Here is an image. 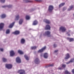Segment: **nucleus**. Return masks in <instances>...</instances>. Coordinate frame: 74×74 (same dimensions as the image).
Masks as SVG:
<instances>
[{"mask_svg":"<svg viewBox=\"0 0 74 74\" xmlns=\"http://www.w3.org/2000/svg\"><path fill=\"white\" fill-rule=\"evenodd\" d=\"M20 74H25V71L23 69L19 70L17 72Z\"/></svg>","mask_w":74,"mask_h":74,"instance_id":"nucleus-1","label":"nucleus"},{"mask_svg":"<svg viewBox=\"0 0 74 74\" xmlns=\"http://www.w3.org/2000/svg\"><path fill=\"white\" fill-rule=\"evenodd\" d=\"M60 30H61L62 32H66V29L64 27L61 26L60 28Z\"/></svg>","mask_w":74,"mask_h":74,"instance_id":"nucleus-2","label":"nucleus"},{"mask_svg":"<svg viewBox=\"0 0 74 74\" xmlns=\"http://www.w3.org/2000/svg\"><path fill=\"white\" fill-rule=\"evenodd\" d=\"M5 66L8 69H11L12 67V65L11 64H6Z\"/></svg>","mask_w":74,"mask_h":74,"instance_id":"nucleus-3","label":"nucleus"},{"mask_svg":"<svg viewBox=\"0 0 74 74\" xmlns=\"http://www.w3.org/2000/svg\"><path fill=\"white\" fill-rule=\"evenodd\" d=\"M53 10V6L51 5L49 6L48 9L49 11L50 12H51Z\"/></svg>","mask_w":74,"mask_h":74,"instance_id":"nucleus-4","label":"nucleus"},{"mask_svg":"<svg viewBox=\"0 0 74 74\" xmlns=\"http://www.w3.org/2000/svg\"><path fill=\"white\" fill-rule=\"evenodd\" d=\"M46 49V46H45L42 48V49L39 50L38 51V53H41V52H42L44 51V50H45Z\"/></svg>","mask_w":74,"mask_h":74,"instance_id":"nucleus-5","label":"nucleus"},{"mask_svg":"<svg viewBox=\"0 0 74 74\" xmlns=\"http://www.w3.org/2000/svg\"><path fill=\"white\" fill-rule=\"evenodd\" d=\"M34 62L36 64H39V63H40V60L38 58L35 59Z\"/></svg>","mask_w":74,"mask_h":74,"instance_id":"nucleus-6","label":"nucleus"},{"mask_svg":"<svg viewBox=\"0 0 74 74\" xmlns=\"http://www.w3.org/2000/svg\"><path fill=\"white\" fill-rule=\"evenodd\" d=\"M13 34H15V35H18V34H20V31L18 30H16L13 32Z\"/></svg>","mask_w":74,"mask_h":74,"instance_id":"nucleus-7","label":"nucleus"},{"mask_svg":"<svg viewBox=\"0 0 74 74\" xmlns=\"http://www.w3.org/2000/svg\"><path fill=\"white\" fill-rule=\"evenodd\" d=\"M16 60L17 63H21V59L19 57H17L16 58Z\"/></svg>","mask_w":74,"mask_h":74,"instance_id":"nucleus-8","label":"nucleus"},{"mask_svg":"<svg viewBox=\"0 0 74 74\" xmlns=\"http://www.w3.org/2000/svg\"><path fill=\"white\" fill-rule=\"evenodd\" d=\"M21 43L22 44H24L25 43V39L23 38H22L21 40Z\"/></svg>","mask_w":74,"mask_h":74,"instance_id":"nucleus-9","label":"nucleus"},{"mask_svg":"<svg viewBox=\"0 0 74 74\" xmlns=\"http://www.w3.org/2000/svg\"><path fill=\"white\" fill-rule=\"evenodd\" d=\"M45 30H50L51 29L50 26L48 25H46L45 28Z\"/></svg>","mask_w":74,"mask_h":74,"instance_id":"nucleus-10","label":"nucleus"},{"mask_svg":"<svg viewBox=\"0 0 74 74\" xmlns=\"http://www.w3.org/2000/svg\"><path fill=\"white\" fill-rule=\"evenodd\" d=\"M15 55V52L13 51H10V56H13Z\"/></svg>","mask_w":74,"mask_h":74,"instance_id":"nucleus-11","label":"nucleus"},{"mask_svg":"<svg viewBox=\"0 0 74 74\" xmlns=\"http://www.w3.org/2000/svg\"><path fill=\"white\" fill-rule=\"evenodd\" d=\"M50 33L51 32H49V31H46L45 32V34H46V35H47V36L48 37H50Z\"/></svg>","mask_w":74,"mask_h":74,"instance_id":"nucleus-12","label":"nucleus"},{"mask_svg":"<svg viewBox=\"0 0 74 74\" xmlns=\"http://www.w3.org/2000/svg\"><path fill=\"white\" fill-rule=\"evenodd\" d=\"M4 24L3 23H1L0 24V30H1V29L4 27Z\"/></svg>","mask_w":74,"mask_h":74,"instance_id":"nucleus-13","label":"nucleus"},{"mask_svg":"<svg viewBox=\"0 0 74 74\" xmlns=\"http://www.w3.org/2000/svg\"><path fill=\"white\" fill-rule=\"evenodd\" d=\"M70 57V55L68 53L66 54V57L65 58V59H69Z\"/></svg>","mask_w":74,"mask_h":74,"instance_id":"nucleus-14","label":"nucleus"},{"mask_svg":"<svg viewBox=\"0 0 74 74\" xmlns=\"http://www.w3.org/2000/svg\"><path fill=\"white\" fill-rule=\"evenodd\" d=\"M37 24H38V21L37 20H35L33 21L32 25H37Z\"/></svg>","mask_w":74,"mask_h":74,"instance_id":"nucleus-15","label":"nucleus"},{"mask_svg":"<svg viewBox=\"0 0 74 74\" xmlns=\"http://www.w3.org/2000/svg\"><path fill=\"white\" fill-rule=\"evenodd\" d=\"M44 22H45V23H47V24H49V23H50V21L46 19H45L44 20Z\"/></svg>","mask_w":74,"mask_h":74,"instance_id":"nucleus-16","label":"nucleus"},{"mask_svg":"<svg viewBox=\"0 0 74 74\" xmlns=\"http://www.w3.org/2000/svg\"><path fill=\"white\" fill-rule=\"evenodd\" d=\"M15 22H13L12 24H11L9 26V28H12L13 27V26L14 25V24L15 23Z\"/></svg>","mask_w":74,"mask_h":74,"instance_id":"nucleus-17","label":"nucleus"},{"mask_svg":"<svg viewBox=\"0 0 74 74\" xmlns=\"http://www.w3.org/2000/svg\"><path fill=\"white\" fill-rule=\"evenodd\" d=\"M44 58H46V59L48 58V53H45L44 55Z\"/></svg>","mask_w":74,"mask_h":74,"instance_id":"nucleus-18","label":"nucleus"},{"mask_svg":"<svg viewBox=\"0 0 74 74\" xmlns=\"http://www.w3.org/2000/svg\"><path fill=\"white\" fill-rule=\"evenodd\" d=\"M67 40H69V42H71L74 41V39L73 38H67Z\"/></svg>","mask_w":74,"mask_h":74,"instance_id":"nucleus-19","label":"nucleus"},{"mask_svg":"<svg viewBox=\"0 0 74 74\" xmlns=\"http://www.w3.org/2000/svg\"><path fill=\"white\" fill-rule=\"evenodd\" d=\"M12 5H9L8 6L6 5H4L2 6L3 8H5V7H8V8H11V7H12Z\"/></svg>","mask_w":74,"mask_h":74,"instance_id":"nucleus-20","label":"nucleus"},{"mask_svg":"<svg viewBox=\"0 0 74 74\" xmlns=\"http://www.w3.org/2000/svg\"><path fill=\"white\" fill-rule=\"evenodd\" d=\"M74 61V59H72L70 61H69L68 62H66V64H69L70 63H71L73 62Z\"/></svg>","mask_w":74,"mask_h":74,"instance_id":"nucleus-21","label":"nucleus"},{"mask_svg":"<svg viewBox=\"0 0 74 74\" xmlns=\"http://www.w3.org/2000/svg\"><path fill=\"white\" fill-rule=\"evenodd\" d=\"M1 18H5L6 17V15L4 14H3L1 16Z\"/></svg>","mask_w":74,"mask_h":74,"instance_id":"nucleus-22","label":"nucleus"},{"mask_svg":"<svg viewBox=\"0 0 74 74\" xmlns=\"http://www.w3.org/2000/svg\"><path fill=\"white\" fill-rule=\"evenodd\" d=\"M73 8V5H72L70 6V8L68 9V11H70V10H71V9Z\"/></svg>","mask_w":74,"mask_h":74,"instance_id":"nucleus-23","label":"nucleus"},{"mask_svg":"<svg viewBox=\"0 0 74 74\" xmlns=\"http://www.w3.org/2000/svg\"><path fill=\"white\" fill-rule=\"evenodd\" d=\"M65 4V3H62L61 4H60L59 5V8L61 7H62V6H63Z\"/></svg>","mask_w":74,"mask_h":74,"instance_id":"nucleus-24","label":"nucleus"},{"mask_svg":"<svg viewBox=\"0 0 74 74\" xmlns=\"http://www.w3.org/2000/svg\"><path fill=\"white\" fill-rule=\"evenodd\" d=\"M23 19H21L19 21V23L20 25H21L22 23V22H23Z\"/></svg>","mask_w":74,"mask_h":74,"instance_id":"nucleus-25","label":"nucleus"},{"mask_svg":"<svg viewBox=\"0 0 74 74\" xmlns=\"http://www.w3.org/2000/svg\"><path fill=\"white\" fill-rule=\"evenodd\" d=\"M65 74H71L68 71L66 70L64 72Z\"/></svg>","mask_w":74,"mask_h":74,"instance_id":"nucleus-26","label":"nucleus"},{"mask_svg":"<svg viewBox=\"0 0 74 74\" xmlns=\"http://www.w3.org/2000/svg\"><path fill=\"white\" fill-rule=\"evenodd\" d=\"M16 18H15V20H16V21H17V20L19 19V15H18L16 16Z\"/></svg>","mask_w":74,"mask_h":74,"instance_id":"nucleus-27","label":"nucleus"},{"mask_svg":"<svg viewBox=\"0 0 74 74\" xmlns=\"http://www.w3.org/2000/svg\"><path fill=\"white\" fill-rule=\"evenodd\" d=\"M24 57L27 60H29V57L27 56V55H25L24 56Z\"/></svg>","mask_w":74,"mask_h":74,"instance_id":"nucleus-28","label":"nucleus"},{"mask_svg":"<svg viewBox=\"0 0 74 74\" xmlns=\"http://www.w3.org/2000/svg\"><path fill=\"white\" fill-rule=\"evenodd\" d=\"M37 48V47L36 46H34L32 47H31V49H36Z\"/></svg>","mask_w":74,"mask_h":74,"instance_id":"nucleus-29","label":"nucleus"},{"mask_svg":"<svg viewBox=\"0 0 74 74\" xmlns=\"http://www.w3.org/2000/svg\"><path fill=\"white\" fill-rule=\"evenodd\" d=\"M25 18H26V19L27 20H29V19H30V16H29L27 15L26 16Z\"/></svg>","mask_w":74,"mask_h":74,"instance_id":"nucleus-30","label":"nucleus"},{"mask_svg":"<svg viewBox=\"0 0 74 74\" xmlns=\"http://www.w3.org/2000/svg\"><path fill=\"white\" fill-rule=\"evenodd\" d=\"M24 1H25V3H28V2H32V1H29V0H24Z\"/></svg>","mask_w":74,"mask_h":74,"instance_id":"nucleus-31","label":"nucleus"},{"mask_svg":"<svg viewBox=\"0 0 74 74\" xmlns=\"http://www.w3.org/2000/svg\"><path fill=\"white\" fill-rule=\"evenodd\" d=\"M18 52L20 53V54H23V52H22V51L21 50H18Z\"/></svg>","mask_w":74,"mask_h":74,"instance_id":"nucleus-32","label":"nucleus"},{"mask_svg":"<svg viewBox=\"0 0 74 74\" xmlns=\"http://www.w3.org/2000/svg\"><path fill=\"white\" fill-rule=\"evenodd\" d=\"M52 66H53V64L47 65V67H52Z\"/></svg>","mask_w":74,"mask_h":74,"instance_id":"nucleus-33","label":"nucleus"},{"mask_svg":"<svg viewBox=\"0 0 74 74\" xmlns=\"http://www.w3.org/2000/svg\"><path fill=\"white\" fill-rule=\"evenodd\" d=\"M3 62H7V59L4 58H3Z\"/></svg>","mask_w":74,"mask_h":74,"instance_id":"nucleus-34","label":"nucleus"},{"mask_svg":"<svg viewBox=\"0 0 74 74\" xmlns=\"http://www.w3.org/2000/svg\"><path fill=\"white\" fill-rule=\"evenodd\" d=\"M6 34H9V33H10V30L9 29H8L6 30Z\"/></svg>","mask_w":74,"mask_h":74,"instance_id":"nucleus-35","label":"nucleus"},{"mask_svg":"<svg viewBox=\"0 0 74 74\" xmlns=\"http://www.w3.org/2000/svg\"><path fill=\"white\" fill-rule=\"evenodd\" d=\"M66 66V65L65 64H62V67H63V68H65V67Z\"/></svg>","mask_w":74,"mask_h":74,"instance_id":"nucleus-36","label":"nucleus"},{"mask_svg":"<svg viewBox=\"0 0 74 74\" xmlns=\"http://www.w3.org/2000/svg\"><path fill=\"white\" fill-rule=\"evenodd\" d=\"M1 3H4L5 2V0H1Z\"/></svg>","mask_w":74,"mask_h":74,"instance_id":"nucleus-37","label":"nucleus"},{"mask_svg":"<svg viewBox=\"0 0 74 74\" xmlns=\"http://www.w3.org/2000/svg\"><path fill=\"white\" fill-rule=\"evenodd\" d=\"M53 47H54V48H56V47H57V46L55 45V44H54L53 45Z\"/></svg>","mask_w":74,"mask_h":74,"instance_id":"nucleus-38","label":"nucleus"},{"mask_svg":"<svg viewBox=\"0 0 74 74\" xmlns=\"http://www.w3.org/2000/svg\"><path fill=\"white\" fill-rule=\"evenodd\" d=\"M58 70H62V68L59 67L58 68Z\"/></svg>","mask_w":74,"mask_h":74,"instance_id":"nucleus-39","label":"nucleus"},{"mask_svg":"<svg viewBox=\"0 0 74 74\" xmlns=\"http://www.w3.org/2000/svg\"><path fill=\"white\" fill-rule=\"evenodd\" d=\"M72 72L73 74H74V69L72 70Z\"/></svg>","mask_w":74,"mask_h":74,"instance_id":"nucleus-40","label":"nucleus"},{"mask_svg":"<svg viewBox=\"0 0 74 74\" xmlns=\"http://www.w3.org/2000/svg\"><path fill=\"white\" fill-rule=\"evenodd\" d=\"M0 50L2 52H3V49H0Z\"/></svg>","mask_w":74,"mask_h":74,"instance_id":"nucleus-41","label":"nucleus"},{"mask_svg":"<svg viewBox=\"0 0 74 74\" xmlns=\"http://www.w3.org/2000/svg\"><path fill=\"white\" fill-rule=\"evenodd\" d=\"M58 51V50H55L54 51V52H57Z\"/></svg>","mask_w":74,"mask_h":74,"instance_id":"nucleus-42","label":"nucleus"},{"mask_svg":"<svg viewBox=\"0 0 74 74\" xmlns=\"http://www.w3.org/2000/svg\"><path fill=\"white\" fill-rule=\"evenodd\" d=\"M35 1H38V0H35Z\"/></svg>","mask_w":74,"mask_h":74,"instance_id":"nucleus-43","label":"nucleus"},{"mask_svg":"<svg viewBox=\"0 0 74 74\" xmlns=\"http://www.w3.org/2000/svg\"><path fill=\"white\" fill-rule=\"evenodd\" d=\"M68 36H70V34H69L68 35Z\"/></svg>","mask_w":74,"mask_h":74,"instance_id":"nucleus-44","label":"nucleus"},{"mask_svg":"<svg viewBox=\"0 0 74 74\" xmlns=\"http://www.w3.org/2000/svg\"><path fill=\"white\" fill-rule=\"evenodd\" d=\"M44 36H45V35L44 34Z\"/></svg>","mask_w":74,"mask_h":74,"instance_id":"nucleus-45","label":"nucleus"},{"mask_svg":"<svg viewBox=\"0 0 74 74\" xmlns=\"http://www.w3.org/2000/svg\"><path fill=\"white\" fill-rule=\"evenodd\" d=\"M67 34H68V32H67Z\"/></svg>","mask_w":74,"mask_h":74,"instance_id":"nucleus-46","label":"nucleus"},{"mask_svg":"<svg viewBox=\"0 0 74 74\" xmlns=\"http://www.w3.org/2000/svg\"><path fill=\"white\" fill-rule=\"evenodd\" d=\"M64 8L63 9V10H64Z\"/></svg>","mask_w":74,"mask_h":74,"instance_id":"nucleus-47","label":"nucleus"}]
</instances>
